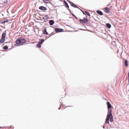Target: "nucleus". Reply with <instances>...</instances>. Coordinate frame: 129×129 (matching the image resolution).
<instances>
[{
	"label": "nucleus",
	"instance_id": "obj_6",
	"mask_svg": "<svg viewBox=\"0 0 129 129\" xmlns=\"http://www.w3.org/2000/svg\"><path fill=\"white\" fill-rule=\"evenodd\" d=\"M107 105L108 108V112H109V110H110V109L111 108L112 106L110 103L109 102H107Z\"/></svg>",
	"mask_w": 129,
	"mask_h": 129
},
{
	"label": "nucleus",
	"instance_id": "obj_12",
	"mask_svg": "<svg viewBox=\"0 0 129 129\" xmlns=\"http://www.w3.org/2000/svg\"><path fill=\"white\" fill-rule=\"evenodd\" d=\"M49 24L51 25H52L54 23V21L53 20H49Z\"/></svg>",
	"mask_w": 129,
	"mask_h": 129
},
{
	"label": "nucleus",
	"instance_id": "obj_31",
	"mask_svg": "<svg viewBox=\"0 0 129 129\" xmlns=\"http://www.w3.org/2000/svg\"><path fill=\"white\" fill-rule=\"evenodd\" d=\"M103 128H105V126H103Z\"/></svg>",
	"mask_w": 129,
	"mask_h": 129
},
{
	"label": "nucleus",
	"instance_id": "obj_34",
	"mask_svg": "<svg viewBox=\"0 0 129 129\" xmlns=\"http://www.w3.org/2000/svg\"><path fill=\"white\" fill-rule=\"evenodd\" d=\"M14 128V127H13V128H12V129H13Z\"/></svg>",
	"mask_w": 129,
	"mask_h": 129
},
{
	"label": "nucleus",
	"instance_id": "obj_26",
	"mask_svg": "<svg viewBox=\"0 0 129 129\" xmlns=\"http://www.w3.org/2000/svg\"><path fill=\"white\" fill-rule=\"evenodd\" d=\"M80 10L82 12V13H83V14H85V12L84 11H83L82 10H81V9H80Z\"/></svg>",
	"mask_w": 129,
	"mask_h": 129
},
{
	"label": "nucleus",
	"instance_id": "obj_23",
	"mask_svg": "<svg viewBox=\"0 0 129 129\" xmlns=\"http://www.w3.org/2000/svg\"><path fill=\"white\" fill-rule=\"evenodd\" d=\"M85 12L86 13V14L88 16H90V14L89 12H88L86 11H85Z\"/></svg>",
	"mask_w": 129,
	"mask_h": 129
},
{
	"label": "nucleus",
	"instance_id": "obj_17",
	"mask_svg": "<svg viewBox=\"0 0 129 129\" xmlns=\"http://www.w3.org/2000/svg\"><path fill=\"white\" fill-rule=\"evenodd\" d=\"M110 121L111 122H112L113 121V117L112 115V114L111 115H110Z\"/></svg>",
	"mask_w": 129,
	"mask_h": 129
},
{
	"label": "nucleus",
	"instance_id": "obj_22",
	"mask_svg": "<svg viewBox=\"0 0 129 129\" xmlns=\"http://www.w3.org/2000/svg\"><path fill=\"white\" fill-rule=\"evenodd\" d=\"M43 2L47 3H48L49 2V1L48 0H43Z\"/></svg>",
	"mask_w": 129,
	"mask_h": 129
},
{
	"label": "nucleus",
	"instance_id": "obj_35",
	"mask_svg": "<svg viewBox=\"0 0 129 129\" xmlns=\"http://www.w3.org/2000/svg\"><path fill=\"white\" fill-rule=\"evenodd\" d=\"M47 39V38H46V39H45V40H46V39Z\"/></svg>",
	"mask_w": 129,
	"mask_h": 129
},
{
	"label": "nucleus",
	"instance_id": "obj_24",
	"mask_svg": "<svg viewBox=\"0 0 129 129\" xmlns=\"http://www.w3.org/2000/svg\"><path fill=\"white\" fill-rule=\"evenodd\" d=\"M72 16L74 17L76 19H78V18L77 17H76L74 14H72Z\"/></svg>",
	"mask_w": 129,
	"mask_h": 129
},
{
	"label": "nucleus",
	"instance_id": "obj_28",
	"mask_svg": "<svg viewBox=\"0 0 129 129\" xmlns=\"http://www.w3.org/2000/svg\"><path fill=\"white\" fill-rule=\"evenodd\" d=\"M128 78H129V70L128 71Z\"/></svg>",
	"mask_w": 129,
	"mask_h": 129
},
{
	"label": "nucleus",
	"instance_id": "obj_27",
	"mask_svg": "<svg viewBox=\"0 0 129 129\" xmlns=\"http://www.w3.org/2000/svg\"><path fill=\"white\" fill-rule=\"evenodd\" d=\"M8 2V1L7 0H6L4 2V3L6 4Z\"/></svg>",
	"mask_w": 129,
	"mask_h": 129
},
{
	"label": "nucleus",
	"instance_id": "obj_36",
	"mask_svg": "<svg viewBox=\"0 0 129 129\" xmlns=\"http://www.w3.org/2000/svg\"><path fill=\"white\" fill-rule=\"evenodd\" d=\"M1 127H0V128H1Z\"/></svg>",
	"mask_w": 129,
	"mask_h": 129
},
{
	"label": "nucleus",
	"instance_id": "obj_21",
	"mask_svg": "<svg viewBox=\"0 0 129 129\" xmlns=\"http://www.w3.org/2000/svg\"><path fill=\"white\" fill-rule=\"evenodd\" d=\"M44 39H42L40 41H39V42L41 43V44H42L43 43L44 41Z\"/></svg>",
	"mask_w": 129,
	"mask_h": 129
},
{
	"label": "nucleus",
	"instance_id": "obj_5",
	"mask_svg": "<svg viewBox=\"0 0 129 129\" xmlns=\"http://www.w3.org/2000/svg\"><path fill=\"white\" fill-rule=\"evenodd\" d=\"M68 2L70 3L71 6H72L74 8H78L79 9H80V8H79L76 5L74 4V3H73L71 2L70 1H68Z\"/></svg>",
	"mask_w": 129,
	"mask_h": 129
},
{
	"label": "nucleus",
	"instance_id": "obj_32",
	"mask_svg": "<svg viewBox=\"0 0 129 129\" xmlns=\"http://www.w3.org/2000/svg\"><path fill=\"white\" fill-rule=\"evenodd\" d=\"M128 83H129V78H128Z\"/></svg>",
	"mask_w": 129,
	"mask_h": 129
},
{
	"label": "nucleus",
	"instance_id": "obj_3",
	"mask_svg": "<svg viewBox=\"0 0 129 129\" xmlns=\"http://www.w3.org/2000/svg\"><path fill=\"white\" fill-rule=\"evenodd\" d=\"M79 21L81 23L83 24L88 21L87 19L85 17H84L83 19H80Z\"/></svg>",
	"mask_w": 129,
	"mask_h": 129
},
{
	"label": "nucleus",
	"instance_id": "obj_10",
	"mask_svg": "<svg viewBox=\"0 0 129 129\" xmlns=\"http://www.w3.org/2000/svg\"><path fill=\"white\" fill-rule=\"evenodd\" d=\"M49 18V17L47 15H46L44 17H43V19H44L45 22H46L47 20Z\"/></svg>",
	"mask_w": 129,
	"mask_h": 129
},
{
	"label": "nucleus",
	"instance_id": "obj_19",
	"mask_svg": "<svg viewBox=\"0 0 129 129\" xmlns=\"http://www.w3.org/2000/svg\"><path fill=\"white\" fill-rule=\"evenodd\" d=\"M41 43L38 42V43L37 45V46L38 48H40L41 46Z\"/></svg>",
	"mask_w": 129,
	"mask_h": 129
},
{
	"label": "nucleus",
	"instance_id": "obj_4",
	"mask_svg": "<svg viewBox=\"0 0 129 129\" xmlns=\"http://www.w3.org/2000/svg\"><path fill=\"white\" fill-rule=\"evenodd\" d=\"M55 30L57 33L61 32L63 31V29L61 28H56L55 29Z\"/></svg>",
	"mask_w": 129,
	"mask_h": 129
},
{
	"label": "nucleus",
	"instance_id": "obj_14",
	"mask_svg": "<svg viewBox=\"0 0 129 129\" xmlns=\"http://www.w3.org/2000/svg\"><path fill=\"white\" fill-rule=\"evenodd\" d=\"M43 34L45 35H48V33L47 31L46 28H45L44 29Z\"/></svg>",
	"mask_w": 129,
	"mask_h": 129
},
{
	"label": "nucleus",
	"instance_id": "obj_15",
	"mask_svg": "<svg viewBox=\"0 0 129 129\" xmlns=\"http://www.w3.org/2000/svg\"><path fill=\"white\" fill-rule=\"evenodd\" d=\"M107 27L109 28H110L111 27V25L109 23H107L106 24Z\"/></svg>",
	"mask_w": 129,
	"mask_h": 129
},
{
	"label": "nucleus",
	"instance_id": "obj_25",
	"mask_svg": "<svg viewBox=\"0 0 129 129\" xmlns=\"http://www.w3.org/2000/svg\"><path fill=\"white\" fill-rule=\"evenodd\" d=\"M8 20H5L4 21V23H6V22H8Z\"/></svg>",
	"mask_w": 129,
	"mask_h": 129
},
{
	"label": "nucleus",
	"instance_id": "obj_13",
	"mask_svg": "<svg viewBox=\"0 0 129 129\" xmlns=\"http://www.w3.org/2000/svg\"><path fill=\"white\" fill-rule=\"evenodd\" d=\"M96 12L100 15H103L102 12L100 11L99 10H97L96 11Z\"/></svg>",
	"mask_w": 129,
	"mask_h": 129
},
{
	"label": "nucleus",
	"instance_id": "obj_9",
	"mask_svg": "<svg viewBox=\"0 0 129 129\" xmlns=\"http://www.w3.org/2000/svg\"><path fill=\"white\" fill-rule=\"evenodd\" d=\"M64 4L66 7L67 8V9L69 11H70V9H69V6L68 5L67 3L65 1H64Z\"/></svg>",
	"mask_w": 129,
	"mask_h": 129
},
{
	"label": "nucleus",
	"instance_id": "obj_29",
	"mask_svg": "<svg viewBox=\"0 0 129 129\" xmlns=\"http://www.w3.org/2000/svg\"><path fill=\"white\" fill-rule=\"evenodd\" d=\"M61 106H60V107L58 108V109L59 110H60V109H61Z\"/></svg>",
	"mask_w": 129,
	"mask_h": 129
},
{
	"label": "nucleus",
	"instance_id": "obj_2",
	"mask_svg": "<svg viewBox=\"0 0 129 129\" xmlns=\"http://www.w3.org/2000/svg\"><path fill=\"white\" fill-rule=\"evenodd\" d=\"M112 115V110H109V112H108V115H107V117L106 119V121L105 123L109 124V119L110 115Z\"/></svg>",
	"mask_w": 129,
	"mask_h": 129
},
{
	"label": "nucleus",
	"instance_id": "obj_11",
	"mask_svg": "<svg viewBox=\"0 0 129 129\" xmlns=\"http://www.w3.org/2000/svg\"><path fill=\"white\" fill-rule=\"evenodd\" d=\"M105 12L106 13H108L110 12V9L109 8L106 7L105 8Z\"/></svg>",
	"mask_w": 129,
	"mask_h": 129
},
{
	"label": "nucleus",
	"instance_id": "obj_8",
	"mask_svg": "<svg viewBox=\"0 0 129 129\" xmlns=\"http://www.w3.org/2000/svg\"><path fill=\"white\" fill-rule=\"evenodd\" d=\"M6 30H5L4 32L2 34V38H4L5 39V38L6 36Z\"/></svg>",
	"mask_w": 129,
	"mask_h": 129
},
{
	"label": "nucleus",
	"instance_id": "obj_1",
	"mask_svg": "<svg viewBox=\"0 0 129 129\" xmlns=\"http://www.w3.org/2000/svg\"><path fill=\"white\" fill-rule=\"evenodd\" d=\"M26 42V41L25 39L20 38L16 40V43L17 45L20 46L23 45Z\"/></svg>",
	"mask_w": 129,
	"mask_h": 129
},
{
	"label": "nucleus",
	"instance_id": "obj_20",
	"mask_svg": "<svg viewBox=\"0 0 129 129\" xmlns=\"http://www.w3.org/2000/svg\"><path fill=\"white\" fill-rule=\"evenodd\" d=\"M3 48L5 50H7L8 49V47L7 45H5L3 47Z\"/></svg>",
	"mask_w": 129,
	"mask_h": 129
},
{
	"label": "nucleus",
	"instance_id": "obj_7",
	"mask_svg": "<svg viewBox=\"0 0 129 129\" xmlns=\"http://www.w3.org/2000/svg\"><path fill=\"white\" fill-rule=\"evenodd\" d=\"M39 9L43 11H46L47 10L46 7L43 6H41L39 7Z\"/></svg>",
	"mask_w": 129,
	"mask_h": 129
},
{
	"label": "nucleus",
	"instance_id": "obj_33",
	"mask_svg": "<svg viewBox=\"0 0 129 129\" xmlns=\"http://www.w3.org/2000/svg\"><path fill=\"white\" fill-rule=\"evenodd\" d=\"M72 106H68V107H71Z\"/></svg>",
	"mask_w": 129,
	"mask_h": 129
},
{
	"label": "nucleus",
	"instance_id": "obj_16",
	"mask_svg": "<svg viewBox=\"0 0 129 129\" xmlns=\"http://www.w3.org/2000/svg\"><path fill=\"white\" fill-rule=\"evenodd\" d=\"M5 39L1 38V39L0 40V43H3L5 41Z\"/></svg>",
	"mask_w": 129,
	"mask_h": 129
},
{
	"label": "nucleus",
	"instance_id": "obj_30",
	"mask_svg": "<svg viewBox=\"0 0 129 129\" xmlns=\"http://www.w3.org/2000/svg\"><path fill=\"white\" fill-rule=\"evenodd\" d=\"M62 100V99H60V100L59 101L60 102V101H61Z\"/></svg>",
	"mask_w": 129,
	"mask_h": 129
},
{
	"label": "nucleus",
	"instance_id": "obj_18",
	"mask_svg": "<svg viewBox=\"0 0 129 129\" xmlns=\"http://www.w3.org/2000/svg\"><path fill=\"white\" fill-rule=\"evenodd\" d=\"M127 62V60H125L124 61L125 65L126 67H127L128 66Z\"/></svg>",
	"mask_w": 129,
	"mask_h": 129
}]
</instances>
